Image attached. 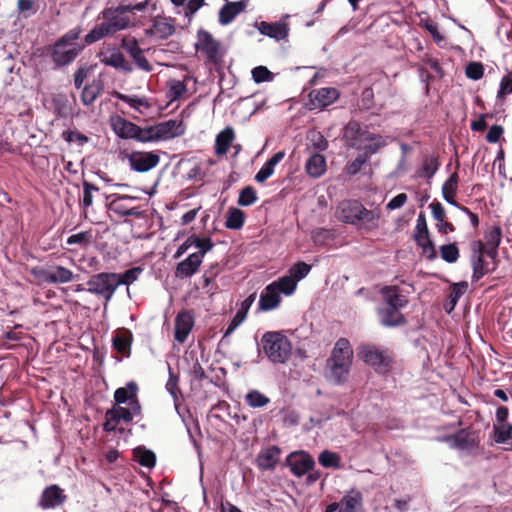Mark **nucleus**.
Returning <instances> with one entry per match:
<instances>
[{
  "label": "nucleus",
  "mask_w": 512,
  "mask_h": 512,
  "mask_svg": "<svg viewBox=\"0 0 512 512\" xmlns=\"http://www.w3.org/2000/svg\"><path fill=\"white\" fill-rule=\"evenodd\" d=\"M191 246H194L199 251L190 254L187 258L177 264L175 270V276L177 278L183 279L193 276L198 271L204 255L213 249L214 243L210 237L201 238L196 234H192L178 247L174 257H180Z\"/></svg>",
  "instance_id": "f257e3e1"
},
{
  "label": "nucleus",
  "mask_w": 512,
  "mask_h": 512,
  "mask_svg": "<svg viewBox=\"0 0 512 512\" xmlns=\"http://www.w3.org/2000/svg\"><path fill=\"white\" fill-rule=\"evenodd\" d=\"M81 35V28L75 27L62 35L53 45L51 59L56 66H66L75 60L80 51L84 48L78 40Z\"/></svg>",
  "instance_id": "f03ea898"
},
{
  "label": "nucleus",
  "mask_w": 512,
  "mask_h": 512,
  "mask_svg": "<svg viewBox=\"0 0 512 512\" xmlns=\"http://www.w3.org/2000/svg\"><path fill=\"white\" fill-rule=\"evenodd\" d=\"M336 217L347 224L356 225L358 223L375 224L380 218V214L375 210L366 209L357 200L342 201L336 211Z\"/></svg>",
  "instance_id": "7ed1b4c3"
},
{
  "label": "nucleus",
  "mask_w": 512,
  "mask_h": 512,
  "mask_svg": "<svg viewBox=\"0 0 512 512\" xmlns=\"http://www.w3.org/2000/svg\"><path fill=\"white\" fill-rule=\"evenodd\" d=\"M263 350L273 363L283 364L291 356L292 345L290 340L280 332H266L261 339Z\"/></svg>",
  "instance_id": "20e7f679"
},
{
  "label": "nucleus",
  "mask_w": 512,
  "mask_h": 512,
  "mask_svg": "<svg viewBox=\"0 0 512 512\" xmlns=\"http://www.w3.org/2000/svg\"><path fill=\"white\" fill-rule=\"evenodd\" d=\"M87 286V292L100 296L108 302L119 287V282L116 281V273L101 272L92 275L87 281Z\"/></svg>",
  "instance_id": "39448f33"
},
{
  "label": "nucleus",
  "mask_w": 512,
  "mask_h": 512,
  "mask_svg": "<svg viewBox=\"0 0 512 512\" xmlns=\"http://www.w3.org/2000/svg\"><path fill=\"white\" fill-rule=\"evenodd\" d=\"M358 356L366 364L372 366L378 373H386L391 366V358L387 350L373 344L362 345Z\"/></svg>",
  "instance_id": "423d86ee"
},
{
  "label": "nucleus",
  "mask_w": 512,
  "mask_h": 512,
  "mask_svg": "<svg viewBox=\"0 0 512 512\" xmlns=\"http://www.w3.org/2000/svg\"><path fill=\"white\" fill-rule=\"evenodd\" d=\"M159 151H132L126 153L131 170L138 173H145L155 168L160 161Z\"/></svg>",
  "instance_id": "0eeeda50"
},
{
  "label": "nucleus",
  "mask_w": 512,
  "mask_h": 512,
  "mask_svg": "<svg viewBox=\"0 0 512 512\" xmlns=\"http://www.w3.org/2000/svg\"><path fill=\"white\" fill-rule=\"evenodd\" d=\"M120 47L127 52L133 59L135 65L142 71L151 72L153 67L143 54V49L139 46L134 37H123Z\"/></svg>",
  "instance_id": "6e6552de"
},
{
  "label": "nucleus",
  "mask_w": 512,
  "mask_h": 512,
  "mask_svg": "<svg viewBox=\"0 0 512 512\" xmlns=\"http://www.w3.org/2000/svg\"><path fill=\"white\" fill-rule=\"evenodd\" d=\"M472 281L480 280L484 275L493 271L495 266L490 267V263L484 259V244L481 241H476L472 244Z\"/></svg>",
  "instance_id": "1a4fd4ad"
},
{
  "label": "nucleus",
  "mask_w": 512,
  "mask_h": 512,
  "mask_svg": "<svg viewBox=\"0 0 512 512\" xmlns=\"http://www.w3.org/2000/svg\"><path fill=\"white\" fill-rule=\"evenodd\" d=\"M287 461L293 475L299 478L312 471L315 466L313 457L304 451L292 452Z\"/></svg>",
  "instance_id": "9d476101"
},
{
  "label": "nucleus",
  "mask_w": 512,
  "mask_h": 512,
  "mask_svg": "<svg viewBox=\"0 0 512 512\" xmlns=\"http://www.w3.org/2000/svg\"><path fill=\"white\" fill-rule=\"evenodd\" d=\"M340 96L334 87L314 89L309 93L310 109H324L332 105Z\"/></svg>",
  "instance_id": "9b49d317"
},
{
  "label": "nucleus",
  "mask_w": 512,
  "mask_h": 512,
  "mask_svg": "<svg viewBox=\"0 0 512 512\" xmlns=\"http://www.w3.org/2000/svg\"><path fill=\"white\" fill-rule=\"evenodd\" d=\"M381 135L374 134L366 128H362L358 122L352 121L346 126V137L350 140V146L356 149H362L364 143L375 140Z\"/></svg>",
  "instance_id": "f8f14e48"
},
{
  "label": "nucleus",
  "mask_w": 512,
  "mask_h": 512,
  "mask_svg": "<svg viewBox=\"0 0 512 512\" xmlns=\"http://www.w3.org/2000/svg\"><path fill=\"white\" fill-rule=\"evenodd\" d=\"M101 62L106 66H110L125 73H131L133 71L132 64L117 47H111L102 52Z\"/></svg>",
  "instance_id": "ddd939ff"
},
{
  "label": "nucleus",
  "mask_w": 512,
  "mask_h": 512,
  "mask_svg": "<svg viewBox=\"0 0 512 512\" xmlns=\"http://www.w3.org/2000/svg\"><path fill=\"white\" fill-rule=\"evenodd\" d=\"M197 38L196 49L204 53L208 60L216 61L220 46L219 42L213 38L210 32L204 29H200L197 32Z\"/></svg>",
  "instance_id": "4468645a"
},
{
  "label": "nucleus",
  "mask_w": 512,
  "mask_h": 512,
  "mask_svg": "<svg viewBox=\"0 0 512 512\" xmlns=\"http://www.w3.org/2000/svg\"><path fill=\"white\" fill-rule=\"evenodd\" d=\"M103 22L109 34L112 35L118 31L129 27L130 19L128 16L119 14L113 7L106 8L101 12Z\"/></svg>",
  "instance_id": "2eb2a0df"
},
{
  "label": "nucleus",
  "mask_w": 512,
  "mask_h": 512,
  "mask_svg": "<svg viewBox=\"0 0 512 512\" xmlns=\"http://www.w3.org/2000/svg\"><path fill=\"white\" fill-rule=\"evenodd\" d=\"M281 452L276 445L261 449L256 458L257 467L262 471H273L279 463Z\"/></svg>",
  "instance_id": "dca6fc26"
},
{
  "label": "nucleus",
  "mask_w": 512,
  "mask_h": 512,
  "mask_svg": "<svg viewBox=\"0 0 512 512\" xmlns=\"http://www.w3.org/2000/svg\"><path fill=\"white\" fill-rule=\"evenodd\" d=\"M353 351L348 340L339 339L333 350L332 354L327 360V364H339L344 366H351Z\"/></svg>",
  "instance_id": "f3484780"
},
{
  "label": "nucleus",
  "mask_w": 512,
  "mask_h": 512,
  "mask_svg": "<svg viewBox=\"0 0 512 512\" xmlns=\"http://www.w3.org/2000/svg\"><path fill=\"white\" fill-rule=\"evenodd\" d=\"M156 136L159 140H169L181 136L185 132V127L182 121L176 119H169L166 121L155 124Z\"/></svg>",
  "instance_id": "a211bd4d"
},
{
  "label": "nucleus",
  "mask_w": 512,
  "mask_h": 512,
  "mask_svg": "<svg viewBox=\"0 0 512 512\" xmlns=\"http://www.w3.org/2000/svg\"><path fill=\"white\" fill-rule=\"evenodd\" d=\"M194 326V318L188 311H182L175 318L174 338L179 343L187 340Z\"/></svg>",
  "instance_id": "6ab92c4d"
},
{
  "label": "nucleus",
  "mask_w": 512,
  "mask_h": 512,
  "mask_svg": "<svg viewBox=\"0 0 512 512\" xmlns=\"http://www.w3.org/2000/svg\"><path fill=\"white\" fill-rule=\"evenodd\" d=\"M255 26L262 35L276 41L285 39L289 33L288 25L281 21L272 23L261 21L260 23L256 22Z\"/></svg>",
  "instance_id": "aec40b11"
},
{
  "label": "nucleus",
  "mask_w": 512,
  "mask_h": 512,
  "mask_svg": "<svg viewBox=\"0 0 512 512\" xmlns=\"http://www.w3.org/2000/svg\"><path fill=\"white\" fill-rule=\"evenodd\" d=\"M111 128L121 139H136L138 125L121 117H111Z\"/></svg>",
  "instance_id": "412c9836"
},
{
  "label": "nucleus",
  "mask_w": 512,
  "mask_h": 512,
  "mask_svg": "<svg viewBox=\"0 0 512 512\" xmlns=\"http://www.w3.org/2000/svg\"><path fill=\"white\" fill-rule=\"evenodd\" d=\"M247 7L245 0L240 1H226V3L219 10L218 21L222 26L230 24L240 13Z\"/></svg>",
  "instance_id": "4be33fe9"
},
{
  "label": "nucleus",
  "mask_w": 512,
  "mask_h": 512,
  "mask_svg": "<svg viewBox=\"0 0 512 512\" xmlns=\"http://www.w3.org/2000/svg\"><path fill=\"white\" fill-rule=\"evenodd\" d=\"M281 297L275 284H269L260 294L259 309L261 311H270L278 307Z\"/></svg>",
  "instance_id": "5701e85b"
},
{
  "label": "nucleus",
  "mask_w": 512,
  "mask_h": 512,
  "mask_svg": "<svg viewBox=\"0 0 512 512\" xmlns=\"http://www.w3.org/2000/svg\"><path fill=\"white\" fill-rule=\"evenodd\" d=\"M362 510L363 496L360 491L352 489L341 498L339 512H362Z\"/></svg>",
  "instance_id": "b1692460"
},
{
  "label": "nucleus",
  "mask_w": 512,
  "mask_h": 512,
  "mask_svg": "<svg viewBox=\"0 0 512 512\" xmlns=\"http://www.w3.org/2000/svg\"><path fill=\"white\" fill-rule=\"evenodd\" d=\"M381 294L388 307L401 309L408 304V299L401 294L399 287L396 285L384 286L381 289Z\"/></svg>",
  "instance_id": "393cba45"
},
{
  "label": "nucleus",
  "mask_w": 512,
  "mask_h": 512,
  "mask_svg": "<svg viewBox=\"0 0 512 512\" xmlns=\"http://www.w3.org/2000/svg\"><path fill=\"white\" fill-rule=\"evenodd\" d=\"M65 498L63 491L57 485H51L43 491L40 506L45 509L54 508L61 505Z\"/></svg>",
  "instance_id": "a878e982"
},
{
  "label": "nucleus",
  "mask_w": 512,
  "mask_h": 512,
  "mask_svg": "<svg viewBox=\"0 0 512 512\" xmlns=\"http://www.w3.org/2000/svg\"><path fill=\"white\" fill-rule=\"evenodd\" d=\"M400 309L384 307L378 309L380 323L386 327H397L403 325L406 320Z\"/></svg>",
  "instance_id": "bb28decb"
},
{
  "label": "nucleus",
  "mask_w": 512,
  "mask_h": 512,
  "mask_svg": "<svg viewBox=\"0 0 512 512\" xmlns=\"http://www.w3.org/2000/svg\"><path fill=\"white\" fill-rule=\"evenodd\" d=\"M132 340L133 336L131 331L128 329H121L115 336H113L112 345L114 350L123 356L128 357L130 355Z\"/></svg>",
  "instance_id": "cd10ccee"
},
{
  "label": "nucleus",
  "mask_w": 512,
  "mask_h": 512,
  "mask_svg": "<svg viewBox=\"0 0 512 512\" xmlns=\"http://www.w3.org/2000/svg\"><path fill=\"white\" fill-rule=\"evenodd\" d=\"M285 157L284 151L276 152L270 159H268L260 170L255 175V180L258 183L265 182L274 173L275 166L279 164Z\"/></svg>",
  "instance_id": "c85d7f7f"
},
{
  "label": "nucleus",
  "mask_w": 512,
  "mask_h": 512,
  "mask_svg": "<svg viewBox=\"0 0 512 512\" xmlns=\"http://www.w3.org/2000/svg\"><path fill=\"white\" fill-rule=\"evenodd\" d=\"M439 167L440 162L438 157L434 155H424L422 166L416 171V176L418 178H426L430 181L439 170Z\"/></svg>",
  "instance_id": "c756f323"
},
{
  "label": "nucleus",
  "mask_w": 512,
  "mask_h": 512,
  "mask_svg": "<svg viewBox=\"0 0 512 512\" xmlns=\"http://www.w3.org/2000/svg\"><path fill=\"white\" fill-rule=\"evenodd\" d=\"M235 138L234 129L227 126L221 132H219L215 139V153L217 155H225Z\"/></svg>",
  "instance_id": "7c9ffc66"
},
{
  "label": "nucleus",
  "mask_w": 512,
  "mask_h": 512,
  "mask_svg": "<svg viewBox=\"0 0 512 512\" xmlns=\"http://www.w3.org/2000/svg\"><path fill=\"white\" fill-rule=\"evenodd\" d=\"M306 172L313 178H318L326 171V159L323 155L315 153L311 155L305 164Z\"/></svg>",
  "instance_id": "2f4dec72"
},
{
  "label": "nucleus",
  "mask_w": 512,
  "mask_h": 512,
  "mask_svg": "<svg viewBox=\"0 0 512 512\" xmlns=\"http://www.w3.org/2000/svg\"><path fill=\"white\" fill-rule=\"evenodd\" d=\"M138 386L135 382L131 381L125 387H120L114 392V400L117 404H125L132 401L137 397Z\"/></svg>",
  "instance_id": "473e14b6"
},
{
  "label": "nucleus",
  "mask_w": 512,
  "mask_h": 512,
  "mask_svg": "<svg viewBox=\"0 0 512 512\" xmlns=\"http://www.w3.org/2000/svg\"><path fill=\"white\" fill-rule=\"evenodd\" d=\"M350 366L327 364L326 377L334 384L343 383L349 374Z\"/></svg>",
  "instance_id": "72a5a7b5"
},
{
  "label": "nucleus",
  "mask_w": 512,
  "mask_h": 512,
  "mask_svg": "<svg viewBox=\"0 0 512 512\" xmlns=\"http://www.w3.org/2000/svg\"><path fill=\"white\" fill-rule=\"evenodd\" d=\"M416 244L422 249V254L430 261L437 258V251L434 242L430 239V234L415 236Z\"/></svg>",
  "instance_id": "f704fd0d"
},
{
  "label": "nucleus",
  "mask_w": 512,
  "mask_h": 512,
  "mask_svg": "<svg viewBox=\"0 0 512 512\" xmlns=\"http://www.w3.org/2000/svg\"><path fill=\"white\" fill-rule=\"evenodd\" d=\"M245 222V213L235 207H231L227 211L225 227L231 230H239L243 227Z\"/></svg>",
  "instance_id": "c9c22d12"
},
{
  "label": "nucleus",
  "mask_w": 512,
  "mask_h": 512,
  "mask_svg": "<svg viewBox=\"0 0 512 512\" xmlns=\"http://www.w3.org/2000/svg\"><path fill=\"white\" fill-rule=\"evenodd\" d=\"M115 97L119 101L128 104L131 108H133L134 110H136L139 113H143V108L144 109L149 108V103L145 98H141V97H138L135 95H126V94H122L119 92H117L115 94Z\"/></svg>",
  "instance_id": "e433bc0d"
},
{
  "label": "nucleus",
  "mask_w": 512,
  "mask_h": 512,
  "mask_svg": "<svg viewBox=\"0 0 512 512\" xmlns=\"http://www.w3.org/2000/svg\"><path fill=\"white\" fill-rule=\"evenodd\" d=\"M134 458L144 467L153 468L156 464V455L153 451L139 446L134 449Z\"/></svg>",
  "instance_id": "4c0bfd02"
},
{
  "label": "nucleus",
  "mask_w": 512,
  "mask_h": 512,
  "mask_svg": "<svg viewBox=\"0 0 512 512\" xmlns=\"http://www.w3.org/2000/svg\"><path fill=\"white\" fill-rule=\"evenodd\" d=\"M51 284H66L74 280L75 274L68 268L60 265L52 268Z\"/></svg>",
  "instance_id": "58836bf2"
},
{
  "label": "nucleus",
  "mask_w": 512,
  "mask_h": 512,
  "mask_svg": "<svg viewBox=\"0 0 512 512\" xmlns=\"http://www.w3.org/2000/svg\"><path fill=\"white\" fill-rule=\"evenodd\" d=\"M467 289L468 284L464 281L455 283L452 286V289L447 297L449 307L446 306V311L448 313H450L455 308L459 299L466 293Z\"/></svg>",
  "instance_id": "ea45409f"
},
{
  "label": "nucleus",
  "mask_w": 512,
  "mask_h": 512,
  "mask_svg": "<svg viewBox=\"0 0 512 512\" xmlns=\"http://www.w3.org/2000/svg\"><path fill=\"white\" fill-rule=\"evenodd\" d=\"M319 464L324 468L339 469L341 467V457L338 453L324 450L318 456Z\"/></svg>",
  "instance_id": "a19ab883"
},
{
  "label": "nucleus",
  "mask_w": 512,
  "mask_h": 512,
  "mask_svg": "<svg viewBox=\"0 0 512 512\" xmlns=\"http://www.w3.org/2000/svg\"><path fill=\"white\" fill-rule=\"evenodd\" d=\"M101 92V85L98 82H93L86 85L81 94V101L84 105L89 106L97 99Z\"/></svg>",
  "instance_id": "79ce46f5"
},
{
  "label": "nucleus",
  "mask_w": 512,
  "mask_h": 512,
  "mask_svg": "<svg viewBox=\"0 0 512 512\" xmlns=\"http://www.w3.org/2000/svg\"><path fill=\"white\" fill-rule=\"evenodd\" d=\"M245 401L251 408H262L270 403V399L258 390H250L246 396Z\"/></svg>",
  "instance_id": "37998d69"
},
{
  "label": "nucleus",
  "mask_w": 512,
  "mask_h": 512,
  "mask_svg": "<svg viewBox=\"0 0 512 512\" xmlns=\"http://www.w3.org/2000/svg\"><path fill=\"white\" fill-rule=\"evenodd\" d=\"M271 284H275L276 288H278V292L285 295L293 294L297 287L296 280H294L293 277L289 274L280 277L278 280L273 281Z\"/></svg>",
  "instance_id": "c03bdc74"
},
{
  "label": "nucleus",
  "mask_w": 512,
  "mask_h": 512,
  "mask_svg": "<svg viewBox=\"0 0 512 512\" xmlns=\"http://www.w3.org/2000/svg\"><path fill=\"white\" fill-rule=\"evenodd\" d=\"M154 32L156 33V38L166 40L175 33V26L173 23L164 20H155Z\"/></svg>",
  "instance_id": "a18cd8bd"
},
{
  "label": "nucleus",
  "mask_w": 512,
  "mask_h": 512,
  "mask_svg": "<svg viewBox=\"0 0 512 512\" xmlns=\"http://www.w3.org/2000/svg\"><path fill=\"white\" fill-rule=\"evenodd\" d=\"M494 440L498 444H505L512 438V425L508 423L494 425Z\"/></svg>",
  "instance_id": "49530a36"
},
{
  "label": "nucleus",
  "mask_w": 512,
  "mask_h": 512,
  "mask_svg": "<svg viewBox=\"0 0 512 512\" xmlns=\"http://www.w3.org/2000/svg\"><path fill=\"white\" fill-rule=\"evenodd\" d=\"M168 372H169V378L166 383V390L172 396V398L174 400L175 409L179 413V411H178V395H177L179 392V387H178L179 377L177 374H175L172 371L169 364H168Z\"/></svg>",
  "instance_id": "de8ad7c7"
},
{
  "label": "nucleus",
  "mask_w": 512,
  "mask_h": 512,
  "mask_svg": "<svg viewBox=\"0 0 512 512\" xmlns=\"http://www.w3.org/2000/svg\"><path fill=\"white\" fill-rule=\"evenodd\" d=\"M143 272V268L140 266L133 267L124 271L121 274L116 273V281L119 282L120 285H130L135 282L139 275Z\"/></svg>",
  "instance_id": "09e8293b"
},
{
  "label": "nucleus",
  "mask_w": 512,
  "mask_h": 512,
  "mask_svg": "<svg viewBox=\"0 0 512 512\" xmlns=\"http://www.w3.org/2000/svg\"><path fill=\"white\" fill-rule=\"evenodd\" d=\"M451 446L458 449H468L472 447V440L470 435L465 430L456 432L453 436L449 437Z\"/></svg>",
  "instance_id": "8fccbe9b"
},
{
  "label": "nucleus",
  "mask_w": 512,
  "mask_h": 512,
  "mask_svg": "<svg viewBox=\"0 0 512 512\" xmlns=\"http://www.w3.org/2000/svg\"><path fill=\"white\" fill-rule=\"evenodd\" d=\"M258 200L256 190L252 186H246L240 190L238 205L242 207L251 206Z\"/></svg>",
  "instance_id": "3c124183"
},
{
  "label": "nucleus",
  "mask_w": 512,
  "mask_h": 512,
  "mask_svg": "<svg viewBox=\"0 0 512 512\" xmlns=\"http://www.w3.org/2000/svg\"><path fill=\"white\" fill-rule=\"evenodd\" d=\"M135 140L142 143L159 141V138L156 136V126L152 125L144 128L138 126V131Z\"/></svg>",
  "instance_id": "603ef678"
},
{
  "label": "nucleus",
  "mask_w": 512,
  "mask_h": 512,
  "mask_svg": "<svg viewBox=\"0 0 512 512\" xmlns=\"http://www.w3.org/2000/svg\"><path fill=\"white\" fill-rule=\"evenodd\" d=\"M441 258L447 263H455L459 258V249L456 243H449L440 246Z\"/></svg>",
  "instance_id": "864d4df0"
},
{
  "label": "nucleus",
  "mask_w": 512,
  "mask_h": 512,
  "mask_svg": "<svg viewBox=\"0 0 512 512\" xmlns=\"http://www.w3.org/2000/svg\"><path fill=\"white\" fill-rule=\"evenodd\" d=\"M109 35V31H107L106 27L102 22L96 25L89 33L85 35V44L91 45Z\"/></svg>",
  "instance_id": "5fc2aeb1"
},
{
  "label": "nucleus",
  "mask_w": 512,
  "mask_h": 512,
  "mask_svg": "<svg viewBox=\"0 0 512 512\" xmlns=\"http://www.w3.org/2000/svg\"><path fill=\"white\" fill-rule=\"evenodd\" d=\"M312 266L303 261H299L295 263L289 269V275L293 277L294 280L298 283L300 280L304 279L309 272L311 271Z\"/></svg>",
  "instance_id": "6e6d98bb"
},
{
  "label": "nucleus",
  "mask_w": 512,
  "mask_h": 512,
  "mask_svg": "<svg viewBox=\"0 0 512 512\" xmlns=\"http://www.w3.org/2000/svg\"><path fill=\"white\" fill-rule=\"evenodd\" d=\"M387 145V141L383 136L376 137L375 140H372L368 142L367 144L363 145V148L361 149L364 154L368 156V158L371 155H374L379 152L380 149L385 147Z\"/></svg>",
  "instance_id": "4d7b16f0"
},
{
  "label": "nucleus",
  "mask_w": 512,
  "mask_h": 512,
  "mask_svg": "<svg viewBox=\"0 0 512 512\" xmlns=\"http://www.w3.org/2000/svg\"><path fill=\"white\" fill-rule=\"evenodd\" d=\"M82 186H83V197L81 200V205L83 206L84 209H87L88 207H90L93 204V192H96L99 189L94 184H92L88 181H83Z\"/></svg>",
  "instance_id": "13d9d810"
},
{
  "label": "nucleus",
  "mask_w": 512,
  "mask_h": 512,
  "mask_svg": "<svg viewBox=\"0 0 512 512\" xmlns=\"http://www.w3.org/2000/svg\"><path fill=\"white\" fill-rule=\"evenodd\" d=\"M502 237V231L499 226H493L485 233V246L499 247Z\"/></svg>",
  "instance_id": "bf43d9fd"
},
{
  "label": "nucleus",
  "mask_w": 512,
  "mask_h": 512,
  "mask_svg": "<svg viewBox=\"0 0 512 512\" xmlns=\"http://www.w3.org/2000/svg\"><path fill=\"white\" fill-rule=\"evenodd\" d=\"M187 88L183 81L172 80L169 83L168 97L172 100H178L186 92Z\"/></svg>",
  "instance_id": "052dcab7"
},
{
  "label": "nucleus",
  "mask_w": 512,
  "mask_h": 512,
  "mask_svg": "<svg viewBox=\"0 0 512 512\" xmlns=\"http://www.w3.org/2000/svg\"><path fill=\"white\" fill-rule=\"evenodd\" d=\"M55 109L58 116L68 118L73 115V109L66 97H59L55 100Z\"/></svg>",
  "instance_id": "680f3d73"
},
{
  "label": "nucleus",
  "mask_w": 512,
  "mask_h": 512,
  "mask_svg": "<svg viewBox=\"0 0 512 512\" xmlns=\"http://www.w3.org/2000/svg\"><path fill=\"white\" fill-rule=\"evenodd\" d=\"M252 79L256 83H262L273 80V74L265 66H257L252 69Z\"/></svg>",
  "instance_id": "e2e57ef3"
},
{
  "label": "nucleus",
  "mask_w": 512,
  "mask_h": 512,
  "mask_svg": "<svg viewBox=\"0 0 512 512\" xmlns=\"http://www.w3.org/2000/svg\"><path fill=\"white\" fill-rule=\"evenodd\" d=\"M484 67L480 62H470L466 66V76L472 80H479L483 77Z\"/></svg>",
  "instance_id": "0e129e2a"
},
{
  "label": "nucleus",
  "mask_w": 512,
  "mask_h": 512,
  "mask_svg": "<svg viewBox=\"0 0 512 512\" xmlns=\"http://www.w3.org/2000/svg\"><path fill=\"white\" fill-rule=\"evenodd\" d=\"M369 160L368 156L364 153L359 154L353 161L347 166V173L349 175H356L362 168V166Z\"/></svg>",
  "instance_id": "69168bd1"
},
{
  "label": "nucleus",
  "mask_w": 512,
  "mask_h": 512,
  "mask_svg": "<svg viewBox=\"0 0 512 512\" xmlns=\"http://www.w3.org/2000/svg\"><path fill=\"white\" fill-rule=\"evenodd\" d=\"M459 177L456 172L452 173L442 185V194H456L458 190Z\"/></svg>",
  "instance_id": "338daca9"
},
{
  "label": "nucleus",
  "mask_w": 512,
  "mask_h": 512,
  "mask_svg": "<svg viewBox=\"0 0 512 512\" xmlns=\"http://www.w3.org/2000/svg\"><path fill=\"white\" fill-rule=\"evenodd\" d=\"M512 93V76L505 75L500 82V88L497 93L498 98H503Z\"/></svg>",
  "instance_id": "774afa93"
}]
</instances>
